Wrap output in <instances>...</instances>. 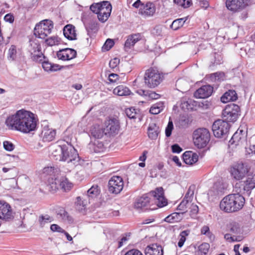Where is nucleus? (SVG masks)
<instances>
[{"instance_id": "obj_9", "label": "nucleus", "mask_w": 255, "mask_h": 255, "mask_svg": "<svg viewBox=\"0 0 255 255\" xmlns=\"http://www.w3.org/2000/svg\"><path fill=\"white\" fill-rule=\"evenodd\" d=\"M229 128V124L222 120L216 121L212 126V130L215 136L219 138L226 134L228 132Z\"/></svg>"}, {"instance_id": "obj_64", "label": "nucleus", "mask_w": 255, "mask_h": 255, "mask_svg": "<svg viewBox=\"0 0 255 255\" xmlns=\"http://www.w3.org/2000/svg\"><path fill=\"white\" fill-rule=\"evenodd\" d=\"M182 150V148L177 144L172 146V151L174 153H180Z\"/></svg>"}, {"instance_id": "obj_20", "label": "nucleus", "mask_w": 255, "mask_h": 255, "mask_svg": "<svg viewBox=\"0 0 255 255\" xmlns=\"http://www.w3.org/2000/svg\"><path fill=\"white\" fill-rule=\"evenodd\" d=\"M103 5V8H102L101 11L98 14L99 20L102 22L108 19L112 11V5L109 1H104Z\"/></svg>"}, {"instance_id": "obj_10", "label": "nucleus", "mask_w": 255, "mask_h": 255, "mask_svg": "<svg viewBox=\"0 0 255 255\" xmlns=\"http://www.w3.org/2000/svg\"><path fill=\"white\" fill-rule=\"evenodd\" d=\"M50 188L52 190H56L61 187L64 191L70 190L73 187V184L70 182L68 179L64 176L60 178L57 177L54 179H52L51 181H49Z\"/></svg>"}, {"instance_id": "obj_39", "label": "nucleus", "mask_w": 255, "mask_h": 255, "mask_svg": "<svg viewBox=\"0 0 255 255\" xmlns=\"http://www.w3.org/2000/svg\"><path fill=\"white\" fill-rule=\"evenodd\" d=\"M53 221L52 218L48 215H41L39 217L38 222L40 227L43 228L47 224Z\"/></svg>"}, {"instance_id": "obj_36", "label": "nucleus", "mask_w": 255, "mask_h": 255, "mask_svg": "<svg viewBox=\"0 0 255 255\" xmlns=\"http://www.w3.org/2000/svg\"><path fill=\"white\" fill-rule=\"evenodd\" d=\"M210 248L209 244L204 243L200 245L196 251L197 255H206Z\"/></svg>"}, {"instance_id": "obj_57", "label": "nucleus", "mask_w": 255, "mask_h": 255, "mask_svg": "<svg viewBox=\"0 0 255 255\" xmlns=\"http://www.w3.org/2000/svg\"><path fill=\"white\" fill-rule=\"evenodd\" d=\"M173 128V125L172 121H169L167 126L165 128V135L167 137H169Z\"/></svg>"}, {"instance_id": "obj_55", "label": "nucleus", "mask_w": 255, "mask_h": 255, "mask_svg": "<svg viewBox=\"0 0 255 255\" xmlns=\"http://www.w3.org/2000/svg\"><path fill=\"white\" fill-rule=\"evenodd\" d=\"M160 98V95L153 91H147L146 96L147 100H156Z\"/></svg>"}, {"instance_id": "obj_54", "label": "nucleus", "mask_w": 255, "mask_h": 255, "mask_svg": "<svg viewBox=\"0 0 255 255\" xmlns=\"http://www.w3.org/2000/svg\"><path fill=\"white\" fill-rule=\"evenodd\" d=\"M46 43L49 46L58 44L59 42L58 38L56 36H52L46 40Z\"/></svg>"}, {"instance_id": "obj_15", "label": "nucleus", "mask_w": 255, "mask_h": 255, "mask_svg": "<svg viewBox=\"0 0 255 255\" xmlns=\"http://www.w3.org/2000/svg\"><path fill=\"white\" fill-rule=\"evenodd\" d=\"M13 217V211L10 205L4 201H0V219L9 221Z\"/></svg>"}, {"instance_id": "obj_5", "label": "nucleus", "mask_w": 255, "mask_h": 255, "mask_svg": "<svg viewBox=\"0 0 255 255\" xmlns=\"http://www.w3.org/2000/svg\"><path fill=\"white\" fill-rule=\"evenodd\" d=\"M210 139L209 130L205 128L196 129L193 133V140L194 145L198 148L205 147Z\"/></svg>"}, {"instance_id": "obj_51", "label": "nucleus", "mask_w": 255, "mask_h": 255, "mask_svg": "<svg viewBox=\"0 0 255 255\" xmlns=\"http://www.w3.org/2000/svg\"><path fill=\"white\" fill-rule=\"evenodd\" d=\"M57 214L60 215L62 219L64 221H71L72 220L71 217L69 216L68 213L63 209H60L58 211Z\"/></svg>"}, {"instance_id": "obj_46", "label": "nucleus", "mask_w": 255, "mask_h": 255, "mask_svg": "<svg viewBox=\"0 0 255 255\" xmlns=\"http://www.w3.org/2000/svg\"><path fill=\"white\" fill-rule=\"evenodd\" d=\"M239 131H236L232 136V138L230 140L231 144H235L236 145L239 144L240 142L244 138V136L239 134Z\"/></svg>"}, {"instance_id": "obj_59", "label": "nucleus", "mask_w": 255, "mask_h": 255, "mask_svg": "<svg viewBox=\"0 0 255 255\" xmlns=\"http://www.w3.org/2000/svg\"><path fill=\"white\" fill-rule=\"evenodd\" d=\"M114 42L112 39H108L104 45V48L106 50H109L114 45Z\"/></svg>"}, {"instance_id": "obj_17", "label": "nucleus", "mask_w": 255, "mask_h": 255, "mask_svg": "<svg viewBox=\"0 0 255 255\" xmlns=\"http://www.w3.org/2000/svg\"><path fill=\"white\" fill-rule=\"evenodd\" d=\"M248 172V169L243 163H239L231 169L232 176L237 180L244 178Z\"/></svg>"}, {"instance_id": "obj_32", "label": "nucleus", "mask_w": 255, "mask_h": 255, "mask_svg": "<svg viewBox=\"0 0 255 255\" xmlns=\"http://www.w3.org/2000/svg\"><path fill=\"white\" fill-rule=\"evenodd\" d=\"M113 93L119 96H126L130 95V91L126 86L120 85L114 89Z\"/></svg>"}, {"instance_id": "obj_8", "label": "nucleus", "mask_w": 255, "mask_h": 255, "mask_svg": "<svg viewBox=\"0 0 255 255\" xmlns=\"http://www.w3.org/2000/svg\"><path fill=\"white\" fill-rule=\"evenodd\" d=\"M240 108L237 105L232 104L227 105L223 111V116L228 123L236 121L239 115Z\"/></svg>"}, {"instance_id": "obj_41", "label": "nucleus", "mask_w": 255, "mask_h": 255, "mask_svg": "<svg viewBox=\"0 0 255 255\" xmlns=\"http://www.w3.org/2000/svg\"><path fill=\"white\" fill-rule=\"evenodd\" d=\"M163 103L159 102L153 105L150 109V113L153 115L159 114L163 109Z\"/></svg>"}, {"instance_id": "obj_53", "label": "nucleus", "mask_w": 255, "mask_h": 255, "mask_svg": "<svg viewBox=\"0 0 255 255\" xmlns=\"http://www.w3.org/2000/svg\"><path fill=\"white\" fill-rule=\"evenodd\" d=\"M57 214L60 215L62 219L64 221H71L72 220L71 217L69 216L68 213L63 209H60L58 211Z\"/></svg>"}, {"instance_id": "obj_14", "label": "nucleus", "mask_w": 255, "mask_h": 255, "mask_svg": "<svg viewBox=\"0 0 255 255\" xmlns=\"http://www.w3.org/2000/svg\"><path fill=\"white\" fill-rule=\"evenodd\" d=\"M249 2V0H226V5L228 9L236 12L245 8Z\"/></svg>"}, {"instance_id": "obj_60", "label": "nucleus", "mask_w": 255, "mask_h": 255, "mask_svg": "<svg viewBox=\"0 0 255 255\" xmlns=\"http://www.w3.org/2000/svg\"><path fill=\"white\" fill-rule=\"evenodd\" d=\"M50 229L53 232H57L62 233L64 232V230L61 228L57 224H52L50 226Z\"/></svg>"}, {"instance_id": "obj_50", "label": "nucleus", "mask_w": 255, "mask_h": 255, "mask_svg": "<svg viewBox=\"0 0 255 255\" xmlns=\"http://www.w3.org/2000/svg\"><path fill=\"white\" fill-rule=\"evenodd\" d=\"M16 48L15 45H12L8 50V56L12 60L15 59L16 57Z\"/></svg>"}, {"instance_id": "obj_21", "label": "nucleus", "mask_w": 255, "mask_h": 255, "mask_svg": "<svg viewBox=\"0 0 255 255\" xmlns=\"http://www.w3.org/2000/svg\"><path fill=\"white\" fill-rule=\"evenodd\" d=\"M213 88L210 85H204L196 91L194 97L199 99H205L211 95Z\"/></svg>"}, {"instance_id": "obj_34", "label": "nucleus", "mask_w": 255, "mask_h": 255, "mask_svg": "<svg viewBox=\"0 0 255 255\" xmlns=\"http://www.w3.org/2000/svg\"><path fill=\"white\" fill-rule=\"evenodd\" d=\"M91 133L93 136L97 138H101L105 134L104 129L99 125L94 126L91 129Z\"/></svg>"}, {"instance_id": "obj_43", "label": "nucleus", "mask_w": 255, "mask_h": 255, "mask_svg": "<svg viewBox=\"0 0 255 255\" xmlns=\"http://www.w3.org/2000/svg\"><path fill=\"white\" fill-rule=\"evenodd\" d=\"M211 82L221 81L225 79V74L223 72H216L210 75Z\"/></svg>"}, {"instance_id": "obj_2", "label": "nucleus", "mask_w": 255, "mask_h": 255, "mask_svg": "<svg viewBox=\"0 0 255 255\" xmlns=\"http://www.w3.org/2000/svg\"><path fill=\"white\" fill-rule=\"evenodd\" d=\"M238 183L235 187L237 194H232L225 197L220 204V209L226 212H233L237 211L243 207L245 203V198L240 194L241 189L238 188Z\"/></svg>"}, {"instance_id": "obj_40", "label": "nucleus", "mask_w": 255, "mask_h": 255, "mask_svg": "<svg viewBox=\"0 0 255 255\" xmlns=\"http://www.w3.org/2000/svg\"><path fill=\"white\" fill-rule=\"evenodd\" d=\"M245 186L244 187V190L252 189L255 187V174L251 177H248L247 179L245 182Z\"/></svg>"}, {"instance_id": "obj_27", "label": "nucleus", "mask_w": 255, "mask_h": 255, "mask_svg": "<svg viewBox=\"0 0 255 255\" xmlns=\"http://www.w3.org/2000/svg\"><path fill=\"white\" fill-rule=\"evenodd\" d=\"M150 203V198L144 194L138 198H137L134 203L135 208L139 209L147 207Z\"/></svg>"}, {"instance_id": "obj_28", "label": "nucleus", "mask_w": 255, "mask_h": 255, "mask_svg": "<svg viewBox=\"0 0 255 255\" xmlns=\"http://www.w3.org/2000/svg\"><path fill=\"white\" fill-rule=\"evenodd\" d=\"M183 159L186 164L192 165L198 161V155L190 151H186L183 154Z\"/></svg>"}, {"instance_id": "obj_6", "label": "nucleus", "mask_w": 255, "mask_h": 255, "mask_svg": "<svg viewBox=\"0 0 255 255\" xmlns=\"http://www.w3.org/2000/svg\"><path fill=\"white\" fill-rule=\"evenodd\" d=\"M228 230L232 234L239 235L238 236H231L230 234H226L224 238L229 242H240L244 239V237L240 234L242 233V228L241 225L235 221H232L227 226Z\"/></svg>"}, {"instance_id": "obj_47", "label": "nucleus", "mask_w": 255, "mask_h": 255, "mask_svg": "<svg viewBox=\"0 0 255 255\" xmlns=\"http://www.w3.org/2000/svg\"><path fill=\"white\" fill-rule=\"evenodd\" d=\"M201 233L202 235H206L210 240H213L214 239V235L210 232L209 227L207 226H204L202 227L201 229Z\"/></svg>"}, {"instance_id": "obj_22", "label": "nucleus", "mask_w": 255, "mask_h": 255, "mask_svg": "<svg viewBox=\"0 0 255 255\" xmlns=\"http://www.w3.org/2000/svg\"><path fill=\"white\" fill-rule=\"evenodd\" d=\"M76 51L71 48H66L59 51L57 55L59 59L62 60H69L76 57Z\"/></svg>"}, {"instance_id": "obj_4", "label": "nucleus", "mask_w": 255, "mask_h": 255, "mask_svg": "<svg viewBox=\"0 0 255 255\" xmlns=\"http://www.w3.org/2000/svg\"><path fill=\"white\" fill-rule=\"evenodd\" d=\"M163 76L158 70L150 68L146 70L144 75L145 85L149 88H154L162 82Z\"/></svg>"}, {"instance_id": "obj_37", "label": "nucleus", "mask_w": 255, "mask_h": 255, "mask_svg": "<svg viewBox=\"0 0 255 255\" xmlns=\"http://www.w3.org/2000/svg\"><path fill=\"white\" fill-rule=\"evenodd\" d=\"M88 202L86 200H82L80 197H77L75 203L76 208L79 212H83L85 210Z\"/></svg>"}, {"instance_id": "obj_33", "label": "nucleus", "mask_w": 255, "mask_h": 255, "mask_svg": "<svg viewBox=\"0 0 255 255\" xmlns=\"http://www.w3.org/2000/svg\"><path fill=\"white\" fill-rule=\"evenodd\" d=\"M183 218V217L182 213L174 212L167 216L164 219V221L167 223H173L180 222Z\"/></svg>"}, {"instance_id": "obj_24", "label": "nucleus", "mask_w": 255, "mask_h": 255, "mask_svg": "<svg viewBox=\"0 0 255 255\" xmlns=\"http://www.w3.org/2000/svg\"><path fill=\"white\" fill-rule=\"evenodd\" d=\"M141 35L140 33L131 34L128 36L125 43V49L126 51L131 48L135 44L141 39Z\"/></svg>"}, {"instance_id": "obj_18", "label": "nucleus", "mask_w": 255, "mask_h": 255, "mask_svg": "<svg viewBox=\"0 0 255 255\" xmlns=\"http://www.w3.org/2000/svg\"><path fill=\"white\" fill-rule=\"evenodd\" d=\"M40 59V60L35 61V62L41 63L42 67L45 72L50 73L60 70L61 68L59 65L50 62L49 59L44 54L43 57Z\"/></svg>"}, {"instance_id": "obj_49", "label": "nucleus", "mask_w": 255, "mask_h": 255, "mask_svg": "<svg viewBox=\"0 0 255 255\" xmlns=\"http://www.w3.org/2000/svg\"><path fill=\"white\" fill-rule=\"evenodd\" d=\"M188 235V232L187 231H183L180 234V239L178 243L179 247L181 248L186 241V236Z\"/></svg>"}, {"instance_id": "obj_52", "label": "nucleus", "mask_w": 255, "mask_h": 255, "mask_svg": "<svg viewBox=\"0 0 255 255\" xmlns=\"http://www.w3.org/2000/svg\"><path fill=\"white\" fill-rule=\"evenodd\" d=\"M57 214L60 215L62 219L64 221H71L72 220L71 217L69 216L68 213L63 209H60L58 211Z\"/></svg>"}, {"instance_id": "obj_56", "label": "nucleus", "mask_w": 255, "mask_h": 255, "mask_svg": "<svg viewBox=\"0 0 255 255\" xmlns=\"http://www.w3.org/2000/svg\"><path fill=\"white\" fill-rule=\"evenodd\" d=\"M4 148L8 151H11L14 149V145L11 142L8 141H4L3 142Z\"/></svg>"}, {"instance_id": "obj_7", "label": "nucleus", "mask_w": 255, "mask_h": 255, "mask_svg": "<svg viewBox=\"0 0 255 255\" xmlns=\"http://www.w3.org/2000/svg\"><path fill=\"white\" fill-rule=\"evenodd\" d=\"M53 27L52 21L47 19L44 20L36 25L34 34L37 37L44 39L51 33Z\"/></svg>"}, {"instance_id": "obj_3", "label": "nucleus", "mask_w": 255, "mask_h": 255, "mask_svg": "<svg viewBox=\"0 0 255 255\" xmlns=\"http://www.w3.org/2000/svg\"><path fill=\"white\" fill-rule=\"evenodd\" d=\"M71 139L65 136L63 144L58 146L61 152L60 160L77 165L79 163V156L77 151L71 144Z\"/></svg>"}, {"instance_id": "obj_16", "label": "nucleus", "mask_w": 255, "mask_h": 255, "mask_svg": "<svg viewBox=\"0 0 255 255\" xmlns=\"http://www.w3.org/2000/svg\"><path fill=\"white\" fill-rule=\"evenodd\" d=\"M149 194L154 198L155 203L158 207L161 208L167 205V201L164 197L162 187L156 188L154 190L151 191Z\"/></svg>"}, {"instance_id": "obj_45", "label": "nucleus", "mask_w": 255, "mask_h": 255, "mask_svg": "<svg viewBox=\"0 0 255 255\" xmlns=\"http://www.w3.org/2000/svg\"><path fill=\"white\" fill-rule=\"evenodd\" d=\"M184 18H179L174 20L170 25L172 29L177 30L180 27L182 26L185 22Z\"/></svg>"}, {"instance_id": "obj_61", "label": "nucleus", "mask_w": 255, "mask_h": 255, "mask_svg": "<svg viewBox=\"0 0 255 255\" xmlns=\"http://www.w3.org/2000/svg\"><path fill=\"white\" fill-rule=\"evenodd\" d=\"M191 215H195L198 212V207L197 205L192 204L190 206Z\"/></svg>"}, {"instance_id": "obj_48", "label": "nucleus", "mask_w": 255, "mask_h": 255, "mask_svg": "<svg viewBox=\"0 0 255 255\" xmlns=\"http://www.w3.org/2000/svg\"><path fill=\"white\" fill-rule=\"evenodd\" d=\"M103 4L104 1L101 3H94L90 6V8L92 11L98 14L100 11H101L102 8H103Z\"/></svg>"}, {"instance_id": "obj_58", "label": "nucleus", "mask_w": 255, "mask_h": 255, "mask_svg": "<svg viewBox=\"0 0 255 255\" xmlns=\"http://www.w3.org/2000/svg\"><path fill=\"white\" fill-rule=\"evenodd\" d=\"M120 59L118 58H115L110 61L109 66L111 68L114 69L118 67Z\"/></svg>"}, {"instance_id": "obj_30", "label": "nucleus", "mask_w": 255, "mask_h": 255, "mask_svg": "<svg viewBox=\"0 0 255 255\" xmlns=\"http://www.w3.org/2000/svg\"><path fill=\"white\" fill-rule=\"evenodd\" d=\"M148 136L152 139H155L160 132L159 128L154 123L149 124L148 128Z\"/></svg>"}, {"instance_id": "obj_31", "label": "nucleus", "mask_w": 255, "mask_h": 255, "mask_svg": "<svg viewBox=\"0 0 255 255\" xmlns=\"http://www.w3.org/2000/svg\"><path fill=\"white\" fill-rule=\"evenodd\" d=\"M86 29L90 37L94 36L98 31V23L95 21H90L86 25Z\"/></svg>"}, {"instance_id": "obj_19", "label": "nucleus", "mask_w": 255, "mask_h": 255, "mask_svg": "<svg viewBox=\"0 0 255 255\" xmlns=\"http://www.w3.org/2000/svg\"><path fill=\"white\" fill-rule=\"evenodd\" d=\"M56 130L48 126L42 128L40 136L44 142H50L53 140L56 136Z\"/></svg>"}, {"instance_id": "obj_35", "label": "nucleus", "mask_w": 255, "mask_h": 255, "mask_svg": "<svg viewBox=\"0 0 255 255\" xmlns=\"http://www.w3.org/2000/svg\"><path fill=\"white\" fill-rule=\"evenodd\" d=\"M173 1L177 7L184 9L187 8L193 4V0H173Z\"/></svg>"}, {"instance_id": "obj_62", "label": "nucleus", "mask_w": 255, "mask_h": 255, "mask_svg": "<svg viewBox=\"0 0 255 255\" xmlns=\"http://www.w3.org/2000/svg\"><path fill=\"white\" fill-rule=\"evenodd\" d=\"M125 255H143L140 251L136 249H132L127 252Z\"/></svg>"}, {"instance_id": "obj_44", "label": "nucleus", "mask_w": 255, "mask_h": 255, "mask_svg": "<svg viewBox=\"0 0 255 255\" xmlns=\"http://www.w3.org/2000/svg\"><path fill=\"white\" fill-rule=\"evenodd\" d=\"M126 114L130 119H136L139 115L138 110L132 107L127 109Z\"/></svg>"}, {"instance_id": "obj_25", "label": "nucleus", "mask_w": 255, "mask_h": 255, "mask_svg": "<svg viewBox=\"0 0 255 255\" xmlns=\"http://www.w3.org/2000/svg\"><path fill=\"white\" fill-rule=\"evenodd\" d=\"M145 255H163V250L161 246L152 244L145 249Z\"/></svg>"}, {"instance_id": "obj_1", "label": "nucleus", "mask_w": 255, "mask_h": 255, "mask_svg": "<svg viewBox=\"0 0 255 255\" xmlns=\"http://www.w3.org/2000/svg\"><path fill=\"white\" fill-rule=\"evenodd\" d=\"M5 124L10 130L27 134L36 129L37 120L31 112L21 109L7 117Z\"/></svg>"}, {"instance_id": "obj_38", "label": "nucleus", "mask_w": 255, "mask_h": 255, "mask_svg": "<svg viewBox=\"0 0 255 255\" xmlns=\"http://www.w3.org/2000/svg\"><path fill=\"white\" fill-rule=\"evenodd\" d=\"M188 200L184 199L177 207V210L180 211L179 213L182 214L183 217L184 214L188 211L187 208L190 204Z\"/></svg>"}, {"instance_id": "obj_13", "label": "nucleus", "mask_w": 255, "mask_h": 255, "mask_svg": "<svg viewBox=\"0 0 255 255\" xmlns=\"http://www.w3.org/2000/svg\"><path fill=\"white\" fill-rule=\"evenodd\" d=\"M28 51L30 53L33 61H39L40 58L43 57V54L41 51V46L36 40H30L28 47Z\"/></svg>"}, {"instance_id": "obj_11", "label": "nucleus", "mask_w": 255, "mask_h": 255, "mask_svg": "<svg viewBox=\"0 0 255 255\" xmlns=\"http://www.w3.org/2000/svg\"><path fill=\"white\" fill-rule=\"evenodd\" d=\"M124 187V181L120 176H114L109 181L108 189L110 193L117 194L120 193Z\"/></svg>"}, {"instance_id": "obj_42", "label": "nucleus", "mask_w": 255, "mask_h": 255, "mask_svg": "<svg viewBox=\"0 0 255 255\" xmlns=\"http://www.w3.org/2000/svg\"><path fill=\"white\" fill-rule=\"evenodd\" d=\"M100 190L97 185L92 186L87 192V196L89 198H94L99 194Z\"/></svg>"}, {"instance_id": "obj_63", "label": "nucleus", "mask_w": 255, "mask_h": 255, "mask_svg": "<svg viewBox=\"0 0 255 255\" xmlns=\"http://www.w3.org/2000/svg\"><path fill=\"white\" fill-rule=\"evenodd\" d=\"M119 76L117 74L112 73L109 76V80L111 82H116L119 79Z\"/></svg>"}, {"instance_id": "obj_23", "label": "nucleus", "mask_w": 255, "mask_h": 255, "mask_svg": "<svg viewBox=\"0 0 255 255\" xmlns=\"http://www.w3.org/2000/svg\"><path fill=\"white\" fill-rule=\"evenodd\" d=\"M156 8L154 3L147 2L141 4L139 10V13L144 16H152L155 12Z\"/></svg>"}, {"instance_id": "obj_12", "label": "nucleus", "mask_w": 255, "mask_h": 255, "mask_svg": "<svg viewBox=\"0 0 255 255\" xmlns=\"http://www.w3.org/2000/svg\"><path fill=\"white\" fill-rule=\"evenodd\" d=\"M105 134L109 135L116 134L120 129V123L116 118L107 120L104 123V128Z\"/></svg>"}, {"instance_id": "obj_26", "label": "nucleus", "mask_w": 255, "mask_h": 255, "mask_svg": "<svg viewBox=\"0 0 255 255\" xmlns=\"http://www.w3.org/2000/svg\"><path fill=\"white\" fill-rule=\"evenodd\" d=\"M63 34L66 38L70 40L76 39L75 27L72 24H68L63 28Z\"/></svg>"}, {"instance_id": "obj_29", "label": "nucleus", "mask_w": 255, "mask_h": 255, "mask_svg": "<svg viewBox=\"0 0 255 255\" xmlns=\"http://www.w3.org/2000/svg\"><path fill=\"white\" fill-rule=\"evenodd\" d=\"M237 98L236 91L233 90H229L221 97V101L224 103H227L230 101H235Z\"/></svg>"}]
</instances>
